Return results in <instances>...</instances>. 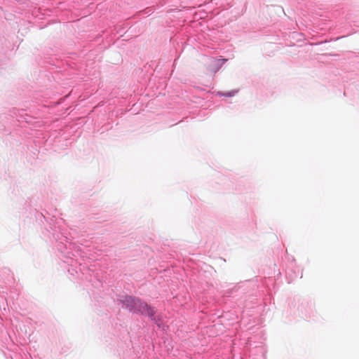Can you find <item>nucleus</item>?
<instances>
[{
  "label": "nucleus",
  "mask_w": 359,
  "mask_h": 359,
  "mask_svg": "<svg viewBox=\"0 0 359 359\" xmlns=\"http://www.w3.org/2000/svg\"><path fill=\"white\" fill-rule=\"evenodd\" d=\"M123 304L130 311L135 313H140L143 315H147L150 318H154L155 310L149 306L147 303L142 302L140 299L130 296L124 297L121 300Z\"/></svg>",
  "instance_id": "1"
},
{
  "label": "nucleus",
  "mask_w": 359,
  "mask_h": 359,
  "mask_svg": "<svg viewBox=\"0 0 359 359\" xmlns=\"http://www.w3.org/2000/svg\"><path fill=\"white\" fill-rule=\"evenodd\" d=\"M225 59L210 58L208 61L207 69L211 74H215L223 65Z\"/></svg>",
  "instance_id": "2"
},
{
  "label": "nucleus",
  "mask_w": 359,
  "mask_h": 359,
  "mask_svg": "<svg viewBox=\"0 0 359 359\" xmlns=\"http://www.w3.org/2000/svg\"><path fill=\"white\" fill-rule=\"evenodd\" d=\"M236 93H237V91L233 90L231 92H229V93H227L224 94V95L229 96V97H232V96H234Z\"/></svg>",
  "instance_id": "3"
}]
</instances>
